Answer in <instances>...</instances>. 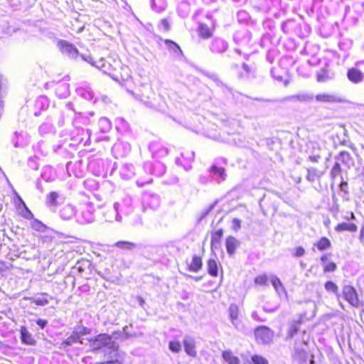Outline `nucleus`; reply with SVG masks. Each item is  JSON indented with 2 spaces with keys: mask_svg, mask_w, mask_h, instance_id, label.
Masks as SVG:
<instances>
[{
  "mask_svg": "<svg viewBox=\"0 0 364 364\" xmlns=\"http://www.w3.org/2000/svg\"><path fill=\"white\" fill-rule=\"evenodd\" d=\"M90 347L93 350L106 348L111 352L117 348V343L113 342L112 338L107 334H100L95 339L90 340Z\"/></svg>",
  "mask_w": 364,
  "mask_h": 364,
  "instance_id": "1",
  "label": "nucleus"
},
{
  "mask_svg": "<svg viewBox=\"0 0 364 364\" xmlns=\"http://www.w3.org/2000/svg\"><path fill=\"white\" fill-rule=\"evenodd\" d=\"M255 336L258 343L269 344L273 339L274 332L269 328L261 326L255 328Z\"/></svg>",
  "mask_w": 364,
  "mask_h": 364,
  "instance_id": "2",
  "label": "nucleus"
},
{
  "mask_svg": "<svg viewBox=\"0 0 364 364\" xmlns=\"http://www.w3.org/2000/svg\"><path fill=\"white\" fill-rule=\"evenodd\" d=\"M129 92L136 99L144 102L146 105L149 107L153 106V103L151 101V100L154 96V92L149 85H143L142 89L140 91V94H138L136 95L132 91H129Z\"/></svg>",
  "mask_w": 364,
  "mask_h": 364,
  "instance_id": "3",
  "label": "nucleus"
},
{
  "mask_svg": "<svg viewBox=\"0 0 364 364\" xmlns=\"http://www.w3.org/2000/svg\"><path fill=\"white\" fill-rule=\"evenodd\" d=\"M343 298L353 307L360 306V301L356 290L350 285H345L343 288Z\"/></svg>",
  "mask_w": 364,
  "mask_h": 364,
  "instance_id": "4",
  "label": "nucleus"
},
{
  "mask_svg": "<svg viewBox=\"0 0 364 364\" xmlns=\"http://www.w3.org/2000/svg\"><path fill=\"white\" fill-rule=\"evenodd\" d=\"M228 316L231 323L237 330H242L243 326L239 318V307L235 304H230L228 309Z\"/></svg>",
  "mask_w": 364,
  "mask_h": 364,
  "instance_id": "5",
  "label": "nucleus"
},
{
  "mask_svg": "<svg viewBox=\"0 0 364 364\" xmlns=\"http://www.w3.org/2000/svg\"><path fill=\"white\" fill-rule=\"evenodd\" d=\"M87 62H89L90 64L95 65L98 69L101 70L104 73L108 74L110 75L113 79L118 80L117 76L115 75L114 73H112V67L109 63H107L105 59L100 58L98 60L95 62L92 61V58H89L88 59H85Z\"/></svg>",
  "mask_w": 364,
  "mask_h": 364,
  "instance_id": "6",
  "label": "nucleus"
},
{
  "mask_svg": "<svg viewBox=\"0 0 364 364\" xmlns=\"http://www.w3.org/2000/svg\"><path fill=\"white\" fill-rule=\"evenodd\" d=\"M210 174L213 179L218 183L225 181L226 174L225 168L219 166L217 164H213L210 168Z\"/></svg>",
  "mask_w": 364,
  "mask_h": 364,
  "instance_id": "7",
  "label": "nucleus"
},
{
  "mask_svg": "<svg viewBox=\"0 0 364 364\" xmlns=\"http://www.w3.org/2000/svg\"><path fill=\"white\" fill-rule=\"evenodd\" d=\"M347 77L354 84H358L364 80V74L358 68H351L347 71Z\"/></svg>",
  "mask_w": 364,
  "mask_h": 364,
  "instance_id": "8",
  "label": "nucleus"
},
{
  "mask_svg": "<svg viewBox=\"0 0 364 364\" xmlns=\"http://www.w3.org/2000/svg\"><path fill=\"white\" fill-rule=\"evenodd\" d=\"M119 203H114L113 208L107 210L105 213L106 220L110 223L114 221L120 222L122 220V216L119 214Z\"/></svg>",
  "mask_w": 364,
  "mask_h": 364,
  "instance_id": "9",
  "label": "nucleus"
},
{
  "mask_svg": "<svg viewBox=\"0 0 364 364\" xmlns=\"http://www.w3.org/2000/svg\"><path fill=\"white\" fill-rule=\"evenodd\" d=\"M336 161L341 164H343L348 168H351L354 165V160L350 153L348 151H341L336 157Z\"/></svg>",
  "mask_w": 364,
  "mask_h": 364,
  "instance_id": "10",
  "label": "nucleus"
},
{
  "mask_svg": "<svg viewBox=\"0 0 364 364\" xmlns=\"http://www.w3.org/2000/svg\"><path fill=\"white\" fill-rule=\"evenodd\" d=\"M149 149L153 155L156 157H163L168 154V149L159 141L151 142L149 145Z\"/></svg>",
  "mask_w": 364,
  "mask_h": 364,
  "instance_id": "11",
  "label": "nucleus"
},
{
  "mask_svg": "<svg viewBox=\"0 0 364 364\" xmlns=\"http://www.w3.org/2000/svg\"><path fill=\"white\" fill-rule=\"evenodd\" d=\"M315 99L317 102L328 103H337L343 101L341 97L328 93L318 94L316 95Z\"/></svg>",
  "mask_w": 364,
  "mask_h": 364,
  "instance_id": "12",
  "label": "nucleus"
},
{
  "mask_svg": "<svg viewBox=\"0 0 364 364\" xmlns=\"http://www.w3.org/2000/svg\"><path fill=\"white\" fill-rule=\"evenodd\" d=\"M232 69L237 71V75L240 78H248L251 73V68L245 63H242L240 65H233Z\"/></svg>",
  "mask_w": 364,
  "mask_h": 364,
  "instance_id": "13",
  "label": "nucleus"
},
{
  "mask_svg": "<svg viewBox=\"0 0 364 364\" xmlns=\"http://www.w3.org/2000/svg\"><path fill=\"white\" fill-rule=\"evenodd\" d=\"M59 46L62 53L68 55L70 58H75L77 56V50L73 45L65 41H61L59 43Z\"/></svg>",
  "mask_w": 364,
  "mask_h": 364,
  "instance_id": "14",
  "label": "nucleus"
},
{
  "mask_svg": "<svg viewBox=\"0 0 364 364\" xmlns=\"http://www.w3.org/2000/svg\"><path fill=\"white\" fill-rule=\"evenodd\" d=\"M75 208L70 204L64 205L60 210V215L64 220H70L75 215Z\"/></svg>",
  "mask_w": 364,
  "mask_h": 364,
  "instance_id": "15",
  "label": "nucleus"
},
{
  "mask_svg": "<svg viewBox=\"0 0 364 364\" xmlns=\"http://www.w3.org/2000/svg\"><path fill=\"white\" fill-rule=\"evenodd\" d=\"M164 43L168 50L176 57L179 58L183 55V52L177 43L168 39H166Z\"/></svg>",
  "mask_w": 364,
  "mask_h": 364,
  "instance_id": "16",
  "label": "nucleus"
},
{
  "mask_svg": "<svg viewBox=\"0 0 364 364\" xmlns=\"http://www.w3.org/2000/svg\"><path fill=\"white\" fill-rule=\"evenodd\" d=\"M227 48V43L222 39H215L210 46V49L213 52L222 53Z\"/></svg>",
  "mask_w": 364,
  "mask_h": 364,
  "instance_id": "17",
  "label": "nucleus"
},
{
  "mask_svg": "<svg viewBox=\"0 0 364 364\" xmlns=\"http://www.w3.org/2000/svg\"><path fill=\"white\" fill-rule=\"evenodd\" d=\"M185 351L191 356H195L196 351L195 350V343L192 338L186 336L183 339Z\"/></svg>",
  "mask_w": 364,
  "mask_h": 364,
  "instance_id": "18",
  "label": "nucleus"
},
{
  "mask_svg": "<svg viewBox=\"0 0 364 364\" xmlns=\"http://www.w3.org/2000/svg\"><path fill=\"white\" fill-rule=\"evenodd\" d=\"M335 230L338 232H343V231L355 232L358 230V227L354 223H342L338 224L335 227Z\"/></svg>",
  "mask_w": 364,
  "mask_h": 364,
  "instance_id": "19",
  "label": "nucleus"
},
{
  "mask_svg": "<svg viewBox=\"0 0 364 364\" xmlns=\"http://www.w3.org/2000/svg\"><path fill=\"white\" fill-rule=\"evenodd\" d=\"M21 341L23 343L28 344V345H33L35 343V341L33 338L32 337L31 334L28 332L27 328L24 326H22L21 328Z\"/></svg>",
  "mask_w": 364,
  "mask_h": 364,
  "instance_id": "20",
  "label": "nucleus"
},
{
  "mask_svg": "<svg viewBox=\"0 0 364 364\" xmlns=\"http://www.w3.org/2000/svg\"><path fill=\"white\" fill-rule=\"evenodd\" d=\"M314 98V96L311 94L308 93H300L296 95H292L287 97L286 100L289 101H300V102H309L311 101Z\"/></svg>",
  "mask_w": 364,
  "mask_h": 364,
  "instance_id": "21",
  "label": "nucleus"
},
{
  "mask_svg": "<svg viewBox=\"0 0 364 364\" xmlns=\"http://www.w3.org/2000/svg\"><path fill=\"white\" fill-rule=\"evenodd\" d=\"M271 283L274 290L279 295H280L281 293L286 294L284 285L282 284L281 280L277 276H272L271 277Z\"/></svg>",
  "mask_w": 364,
  "mask_h": 364,
  "instance_id": "22",
  "label": "nucleus"
},
{
  "mask_svg": "<svg viewBox=\"0 0 364 364\" xmlns=\"http://www.w3.org/2000/svg\"><path fill=\"white\" fill-rule=\"evenodd\" d=\"M237 245L238 241L234 237L229 236L228 237H227L225 245L228 253L230 255H232L235 252Z\"/></svg>",
  "mask_w": 364,
  "mask_h": 364,
  "instance_id": "23",
  "label": "nucleus"
},
{
  "mask_svg": "<svg viewBox=\"0 0 364 364\" xmlns=\"http://www.w3.org/2000/svg\"><path fill=\"white\" fill-rule=\"evenodd\" d=\"M314 246H316L319 251H324L331 248V242L327 237H322L314 244Z\"/></svg>",
  "mask_w": 364,
  "mask_h": 364,
  "instance_id": "24",
  "label": "nucleus"
},
{
  "mask_svg": "<svg viewBox=\"0 0 364 364\" xmlns=\"http://www.w3.org/2000/svg\"><path fill=\"white\" fill-rule=\"evenodd\" d=\"M114 247L119 249L131 251L137 247V245L129 241H118L114 244Z\"/></svg>",
  "mask_w": 364,
  "mask_h": 364,
  "instance_id": "25",
  "label": "nucleus"
},
{
  "mask_svg": "<svg viewBox=\"0 0 364 364\" xmlns=\"http://www.w3.org/2000/svg\"><path fill=\"white\" fill-rule=\"evenodd\" d=\"M202 264L203 263L201 258L198 256H193L188 267L190 270L197 272L201 268Z\"/></svg>",
  "mask_w": 364,
  "mask_h": 364,
  "instance_id": "26",
  "label": "nucleus"
},
{
  "mask_svg": "<svg viewBox=\"0 0 364 364\" xmlns=\"http://www.w3.org/2000/svg\"><path fill=\"white\" fill-rule=\"evenodd\" d=\"M223 358L228 364L240 363L238 358L235 356L231 351H224L223 353Z\"/></svg>",
  "mask_w": 364,
  "mask_h": 364,
  "instance_id": "27",
  "label": "nucleus"
},
{
  "mask_svg": "<svg viewBox=\"0 0 364 364\" xmlns=\"http://www.w3.org/2000/svg\"><path fill=\"white\" fill-rule=\"evenodd\" d=\"M208 273L213 276L216 277L218 272V267L216 261L214 259H209L208 262Z\"/></svg>",
  "mask_w": 364,
  "mask_h": 364,
  "instance_id": "28",
  "label": "nucleus"
},
{
  "mask_svg": "<svg viewBox=\"0 0 364 364\" xmlns=\"http://www.w3.org/2000/svg\"><path fill=\"white\" fill-rule=\"evenodd\" d=\"M59 195L55 191H52L50 193L47 197H46V204L48 206H56L57 205V198H58Z\"/></svg>",
  "mask_w": 364,
  "mask_h": 364,
  "instance_id": "29",
  "label": "nucleus"
},
{
  "mask_svg": "<svg viewBox=\"0 0 364 364\" xmlns=\"http://www.w3.org/2000/svg\"><path fill=\"white\" fill-rule=\"evenodd\" d=\"M341 173L342 169L341 168V164L338 163V161H336V163L331 171V177L333 180L338 176H340L342 178Z\"/></svg>",
  "mask_w": 364,
  "mask_h": 364,
  "instance_id": "30",
  "label": "nucleus"
},
{
  "mask_svg": "<svg viewBox=\"0 0 364 364\" xmlns=\"http://www.w3.org/2000/svg\"><path fill=\"white\" fill-rule=\"evenodd\" d=\"M82 220L80 221L81 223H91L94 220V215L92 213L87 209L85 210H82L81 213Z\"/></svg>",
  "mask_w": 364,
  "mask_h": 364,
  "instance_id": "31",
  "label": "nucleus"
},
{
  "mask_svg": "<svg viewBox=\"0 0 364 364\" xmlns=\"http://www.w3.org/2000/svg\"><path fill=\"white\" fill-rule=\"evenodd\" d=\"M299 323L300 321H296L290 325L287 333V338H291L296 333H297L299 328Z\"/></svg>",
  "mask_w": 364,
  "mask_h": 364,
  "instance_id": "32",
  "label": "nucleus"
},
{
  "mask_svg": "<svg viewBox=\"0 0 364 364\" xmlns=\"http://www.w3.org/2000/svg\"><path fill=\"white\" fill-rule=\"evenodd\" d=\"M306 351L304 349L296 348L294 352V358L299 361L305 362L306 360Z\"/></svg>",
  "mask_w": 364,
  "mask_h": 364,
  "instance_id": "33",
  "label": "nucleus"
},
{
  "mask_svg": "<svg viewBox=\"0 0 364 364\" xmlns=\"http://www.w3.org/2000/svg\"><path fill=\"white\" fill-rule=\"evenodd\" d=\"M320 175L318 174V171L314 168H311L308 169V174L306 176V178L311 181L314 182L316 178H319Z\"/></svg>",
  "mask_w": 364,
  "mask_h": 364,
  "instance_id": "34",
  "label": "nucleus"
},
{
  "mask_svg": "<svg viewBox=\"0 0 364 364\" xmlns=\"http://www.w3.org/2000/svg\"><path fill=\"white\" fill-rule=\"evenodd\" d=\"M268 277L267 274H263L259 275L255 279V284L258 285H267Z\"/></svg>",
  "mask_w": 364,
  "mask_h": 364,
  "instance_id": "35",
  "label": "nucleus"
},
{
  "mask_svg": "<svg viewBox=\"0 0 364 364\" xmlns=\"http://www.w3.org/2000/svg\"><path fill=\"white\" fill-rule=\"evenodd\" d=\"M222 235H223V230L222 229H219L213 233L212 241H211L212 246H213L219 242Z\"/></svg>",
  "mask_w": 364,
  "mask_h": 364,
  "instance_id": "36",
  "label": "nucleus"
},
{
  "mask_svg": "<svg viewBox=\"0 0 364 364\" xmlns=\"http://www.w3.org/2000/svg\"><path fill=\"white\" fill-rule=\"evenodd\" d=\"M168 348L173 353H178L181 350V345L178 341H170Z\"/></svg>",
  "mask_w": 364,
  "mask_h": 364,
  "instance_id": "37",
  "label": "nucleus"
},
{
  "mask_svg": "<svg viewBox=\"0 0 364 364\" xmlns=\"http://www.w3.org/2000/svg\"><path fill=\"white\" fill-rule=\"evenodd\" d=\"M325 289H326V291H331V292H333L335 294H336L338 291L337 285L331 281H328L327 282H326Z\"/></svg>",
  "mask_w": 364,
  "mask_h": 364,
  "instance_id": "38",
  "label": "nucleus"
},
{
  "mask_svg": "<svg viewBox=\"0 0 364 364\" xmlns=\"http://www.w3.org/2000/svg\"><path fill=\"white\" fill-rule=\"evenodd\" d=\"M316 79L319 82H324L328 80L330 77H328L327 72L323 70L317 74Z\"/></svg>",
  "mask_w": 364,
  "mask_h": 364,
  "instance_id": "39",
  "label": "nucleus"
},
{
  "mask_svg": "<svg viewBox=\"0 0 364 364\" xmlns=\"http://www.w3.org/2000/svg\"><path fill=\"white\" fill-rule=\"evenodd\" d=\"M252 361L254 364H268V361L264 358L258 355L252 356Z\"/></svg>",
  "mask_w": 364,
  "mask_h": 364,
  "instance_id": "40",
  "label": "nucleus"
},
{
  "mask_svg": "<svg viewBox=\"0 0 364 364\" xmlns=\"http://www.w3.org/2000/svg\"><path fill=\"white\" fill-rule=\"evenodd\" d=\"M79 339V336L77 333H73V335H71L70 336H69L65 341H64V344L68 346H71L73 343H75L77 341V340Z\"/></svg>",
  "mask_w": 364,
  "mask_h": 364,
  "instance_id": "41",
  "label": "nucleus"
},
{
  "mask_svg": "<svg viewBox=\"0 0 364 364\" xmlns=\"http://www.w3.org/2000/svg\"><path fill=\"white\" fill-rule=\"evenodd\" d=\"M32 228L37 231L43 232L46 228V226L41 222L35 220L32 223Z\"/></svg>",
  "mask_w": 364,
  "mask_h": 364,
  "instance_id": "42",
  "label": "nucleus"
},
{
  "mask_svg": "<svg viewBox=\"0 0 364 364\" xmlns=\"http://www.w3.org/2000/svg\"><path fill=\"white\" fill-rule=\"evenodd\" d=\"M336 269V264L333 262H329L324 265L323 270L325 272H332Z\"/></svg>",
  "mask_w": 364,
  "mask_h": 364,
  "instance_id": "43",
  "label": "nucleus"
},
{
  "mask_svg": "<svg viewBox=\"0 0 364 364\" xmlns=\"http://www.w3.org/2000/svg\"><path fill=\"white\" fill-rule=\"evenodd\" d=\"M99 124L104 127L102 132H105L110 128L109 121L107 118H101L99 121Z\"/></svg>",
  "mask_w": 364,
  "mask_h": 364,
  "instance_id": "44",
  "label": "nucleus"
},
{
  "mask_svg": "<svg viewBox=\"0 0 364 364\" xmlns=\"http://www.w3.org/2000/svg\"><path fill=\"white\" fill-rule=\"evenodd\" d=\"M34 303L36 304V305H39V306H45L46 304H48V301L47 299L46 298H43V297H39V298H36L35 300H34Z\"/></svg>",
  "mask_w": 364,
  "mask_h": 364,
  "instance_id": "45",
  "label": "nucleus"
},
{
  "mask_svg": "<svg viewBox=\"0 0 364 364\" xmlns=\"http://www.w3.org/2000/svg\"><path fill=\"white\" fill-rule=\"evenodd\" d=\"M21 202L23 203L25 209H26V211L25 213H23V216L26 218V219H31L33 218V214L30 211V210L26 207L25 203L21 200L20 199Z\"/></svg>",
  "mask_w": 364,
  "mask_h": 364,
  "instance_id": "46",
  "label": "nucleus"
},
{
  "mask_svg": "<svg viewBox=\"0 0 364 364\" xmlns=\"http://www.w3.org/2000/svg\"><path fill=\"white\" fill-rule=\"evenodd\" d=\"M305 254V250L302 247H298L295 249L294 256L296 257H302Z\"/></svg>",
  "mask_w": 364,
  "mask_h": 364,
  "instance_id": "47",
  "label": "nucleus"
},
{
  "mask_svg": "<svg viewBox=\"0 0 364 364\" xmlns=\"http://www.w3.org/2000/svg\"><path fill=\"white\" fill-rule=\"evenodd\" d=\"M241 220L238 218H234L232 220V228L235 230H237L240 228Z\"/></svg>",
  "mask_w": 364,
  "mask_h": 364,
  "instance_id": "48",
  "label": "nucleus"
},
{
  "mask_svg": "<svg viewBox=\"0 0 364 364\" xmlns=\"http://www.w3.org/2000/svg\"><path fill=\"white\" fill-rule=\"evenodd\" d=\"M36 323L40 326L41 329H43L46 326L48 321L39 318L37 320Z\"/></svg>",
  "mask_w": 364,
  "mask_h": 364,
  "instance_id": "49",
  "label": "nucleus"
},
{
  "mask_svg": "<svg viewBox=\"0 0 364 364\" xmlns=\"http://www.w3.org/2000/svg\"><path fill=\"white\" fill-rule=\"evenodd\" d=\"M208 78L211 82L215 83L216 85H218V86H220V85L222 84V82L219 80V79H218V77L215 75H210V76H208Z\"/></svg>",
  "mask_w": 364,
  "mask_h": 364,
  "instance_id": "50",
  "label": "nucleus"
},
{
  "mask_svg": "<svg viewBox=\"0 0 364 364\" xmlns=\"http://www.w3.org/2000/svg\"><path fill=\"white\" fill-rule=\"evenodd\" d=\"M359 240L360 242L364 245V225L361 228Z\"/></svg>",
  "mask_w": 364,
  "mask_h": 364,
  "instance_id": "51",
  "label": "nucleus"
},
{
  "mask_svg": "<svg viewBox=\"0 0 364 364\" xmlns=\"http://www.w3.org/2000/svg\"><path fill=\"white\" fill-rule=\"evenodd\" d=\"M347 186H348V183H347V182H344V181H343L341 182V184H340V188H341V190L342 191H343V192H346H346H347V191H346Z\"/></svg>",
  "mask_w": 364,
  "mask_h": 364,
  "instance_id": "52",
  "label": "nucleus"
},
{
  "mask_svg": "<svg viewBox=\"0 0 364 364\" xmlns=\"http://www.w3.org/2000/svg\"><path fill=\"white\" fill-rule=\"evenodd\" d=\"M198 32H199V35H200L201 37H203V36H204L205 33H204V28H203V24H200V25H199V27H198Z\"/></svg>",
  "mask_w": 364,
  "mask_h": 364,
  "instance_id": "53",
  "label": "nucleus"
},
{
  "mask_svg": "<svg viewBox=\"0 0 364 364\" xmlns=\"http://www.w3.org/2000/svg\"><path fill=\"white\" fill-rule=\"evenodd\" d=\"M161 24L166 30H168L169 26L166 19L161 20Z\"/></svg>",
  "mask_w": 364,
  "mask_h": 364,
  "instance_id": "54",
  "label": "nucleus"
},
{
  "mask_svg": "<svg viewBox=\"0 0 364 364\" xmlns=\"http://www.w3.org/2000/svg\"><path fill=\"white\" fill-rule=\"evenodd\" d=\"M6 265L4 262L0 261V272H3L6 269Z\"/></svg>",
  "mask_w": 364,
  "mask_h": 364,
  "instance_id": "55",
  "label": "nucleus"
},
{
  "mask_svg": "<svg viewBox=\"0 0 364 364\" xmlns=\"http://www.w3.org/2000/svg\"><path fill=\"white\" fill-rule=\"evenodd\" d=\"M321 262L325 265L328 261V257L326 255H323L321 257Z\"/></svg>",
  "mask_w": 364,
  "mask_h": 364,
  "instance_id": "56",
  "label": "nucleus"
},
{
  "mask_svg": "<svg viewBox=\"0 0 364 364\" xmlns=\"http://www.w3.org/2000/svg\"><path fill=\"white\" fill-rule=\"evenodd\" d=\"M319 156H309V159L311 161H314V162H316L318 161V159H319Z\"/></svg>",
  "mask_w": 364,
  "mask_h": 364,
  "instance_id": "57",
  "label": "nucleus"
},
{
  "mask_svg": "<svg viewBox=\"0 0 364 364\" xmlns=\"http://www.w3.org/2000/svg\"><path fill=\"white\" fill-rule=\"evenodd\" d=\"M102 364H120V363L117 360H112V361L103 363Z\"/></svg>",
  "mask_w": 364,
  "mask_h": 364,
  "instance_id": "58",
  "label": "nucleus"
},
{
  "mask_svg": "<svg viewBox=\"0 0 364 364\" xmlns=\"http://www.w3.org/2000/svg\"><path fill=\"white\" fill-rule=\"evenodd\" d=\"M205 33H206V38H208V37L212 36V32L207 28H206Z\"/></svg>",
  "mask_w": 364,
  "mask_h": 364,
  "instance_id": "59",
  "label": "nucleus"
},
{
  "mask_svg": "<svg viewBox=\"0 0 364 364\" xmlns=\"http://www.w3.org/2000/svg\"><path fill=\"white\" fill-rule=\"evenodd\" d=\"M247 16V13L245 11H240L238 13V16H242V17H244Z\"/></svg>",
  "mask_w": 364,
  "mask_h": 364,
  "instance_id": "60",
  "label": "nucleus"
},
{
  "mask_svg": "<svg viewBox=\"0 0 364 364\" xmlns=\"http://www.w3.org/2000/svg\"><path fill=\"white\" fill-rule=\"evenodd\" d=\"M138 300H139V303L140 304V306H143L144 303V299L141 298V297H139L138 298Z\"/></svg>",
  "mask_w": 364,
  "mask_h": 364,
  "instance_id": "61",
  "label": "nucleus"
},
{
  "mask_svg": "<svg viewBox=\"0 0 364 364\" xmlns=\"http://www.w3.org/2000/svg\"><path fill=\"white\" fill-rule=\"evenodd\" d=\"M252 318H254V319H255V320H257V319H258V318H257V312H253V313L252 314Z\"/></svg>",
  "mask_w": 364,
  "mask_h": 364,
  "instance_id": "62",
  "label": "nucleus"
},
{
  "mask_svg": "<svg viewBox=\"0 0 364 364\" xmlns=\"http://www.w3.org/2000/svg\"><path fill=\"white\" fill-rule=\"evenodd\" d=\"M193 155H194V153L193 152H191L188 154V159H192L193 158Z\"/></svg>",
  "mask_w": 364,
  "mask_h": 364,
  "instance_id": "63",
  "label": "nucleus"
},
{
  "mask_svg": "<svg viewBox=\"0 0 364 364\" xmlns=\"http://www.w3.org/2000/svg\"><path fill=\"white\" fill-rule=\"evenodd\" d=\"M361 175L364 176V166H363L361 169Z\"/></svg>",
  "mask_w": 364,
  "mask_h": 364,
  "instance_id": "64",
  "label": "nucleus"
}]
</instances>
